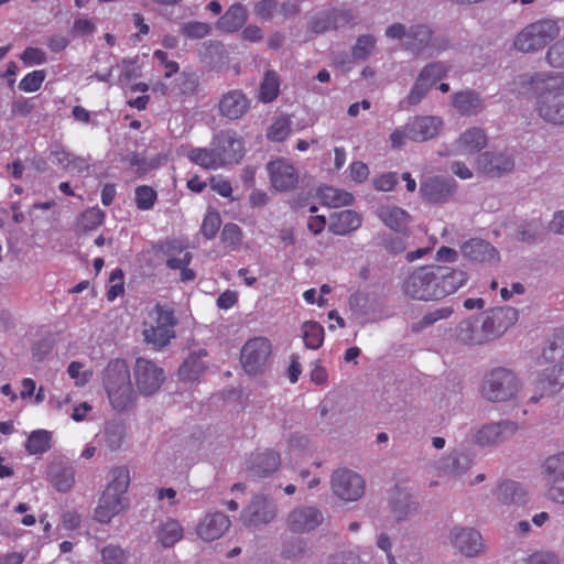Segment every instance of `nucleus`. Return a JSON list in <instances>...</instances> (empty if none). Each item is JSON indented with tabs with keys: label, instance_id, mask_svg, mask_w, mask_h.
Segmentation results:
<instances>
[{
	"label": "nucleus",
	"instance_id": "nucleus-1",
	"mask_svg": "<svg viewBox=\"0 0 564 564\" xmlns=\"http://www.w3.org/2000/svg\"><path fill=\"white\" fill-rule=\"evenodd\" d=\"M101 382L110 406L115 411L127 412L134 406L138 397L131 382L129 366L124 359L109 360L101 372Z\"/></svg>",
	"mask_w": 564,
	"mask_h": 564
},
{
	"label": "nucleus",
	"instance_id": "nucleus-2",
	"mask_svg": "<svg viewBox=\"0 0 564 564\" xmlns=\"http://www.w3.org/2000/svg\"><path fill=\"white\" fill-rule=\"evenodd\" d=\"M531 83L539 90L536 110L540 117L551 123L564 124V74L547 77L536 74Z\"/></svg>",
	"mask_w": 564,
	"mask_h": 564
},
{
	"label": "nucleus",
	"instance_id": "nucleus-3",
	"mask_svg": "<svg viewBox=\"0 0 564 564\" xmlns=\"http://www.w3.org/2000/svg\"><path fill=\"white\" fill-rule=\"evenodd\" d=\"M177 318L175 311L160 303L148 311L142 322V335L145 344L155 349L166 347L176 336Z\"/></svg>",
	"mask_w": 564,
	"mask_h": 564
},
{
	"label": "nucleus",
	"instance_id": "nucleus-4",
	"mask_svg": "<svg viewBox=\"0 0 564 564\" xmlns=\"http://www.w3.org/2000/svg\"><path fill=\"white\" fill-rule=\"evenodd\" d=\"M112 479L99 498L95 509V519L100 523H109L111 519L127 509L126 492L130 484L129 470L116 467L111 470Z\"/></svg>",
	"mask_w": 564,
	"mask_h": 564
},
{
	"label": "nucleus",
	"instance_id": "nucleus-5",
	"mask_svg": "<svg viewBox=\"0 0 564 564\" xmlns=\"http://www.w3.org/2000/svg\"><path fill=\"white\" fill-rule=\"evenodd\" d=\"M560 35L556 21L542 19L525 25L513 39V47L521 53H535L543 50Z\"/></svg>",
	"mask_w": 564,
	"mask_h": 564
},
{
	"label": "nucleus",
	"instance_id": "nucleus-6",
	"mask_svg": "<svg viewBox=\"0 0 564 564\" xmlns=\"http://www.w3.org/2000/svg\"><path fill=\"white\" fill-rule=\"evenodd\" d=\"M520 383L516 373L507 368H495L482 380L481 395L491 402H505L519 391Z\"/></svg>",
	"mask_w": 564,
	"mask_h": 564
},
{
	"label": "nucleus",
	"instance_id": "nucleus-7",
	"mask_svg": "<svg viewBox=\"0 0 564 564\" xmlns=\"http://www.w3.org/2000/svg\"><path fill=\"white\" fill-rule=\"evenodd\" d=\"M436 265L420 267L411 272L403 282V291L412 300L435 301L438 297Z\"/></svg>",
	"mask_w": 564,
	"mask_h": 564
},
{
	"label": "nucleus",
	"instance_id": "nucleus-8",
	"mask_svg": "<svg viewBox=\"0 0 564 564\" xmlns=\"http://www.w3.org/2000/svg\"><path fill=\"white\" fill-rule=\"evenodd\" d=\"M272 354V346L268 338L259 336L246 341L241 349L240 361L248 375L262 373Z\"/></svg>",
	"mask_w": 564,
	"mask_h": 564
},
{
	"label": "nucleus",
	"instance_id": "nucleus-9",
	"mask_svg": "<svg viewBox=\"0 0 564 564\" xmlns=\"http://www.w3.org/2000/svg\"><path fill=\"white\" fill-rule=\"evenodd\" d=\"M133 375L138 390L143 395L154 394L165 380L163 368L143 357L135 359Z\"/></svg>",
	"mask_w": 564,
	"mask_h": 564
},
{
	"label": "nucleus",
	"instance_id": "nucleus-10",
	"mask_svg": "<svg viewBox=\"0 0 564 564\" xmlns=\"http://www.w3.org/2000/svg\"><path fill=\"white\" fill-rule=\"evenodd\" d=\"M457 191V182L452 177L431 176L420 184L421 198L431 205L447 203Z\"/></svg>",
	"mask_w": 564,
	"mask_h": 564
},
{
	"label": "nucleus",
	"instance_id": "nucleus-11",
	"mask_svg": "<svg viewBox=\"0 0 564 564\" xmlns=\"http://www.w3.org/2000/svg\"><path fill=\"white\" fill-rule=\"evenodd\" d=\"M543 474L547 480V498L564 503V452L551 455L544 460Z\"/></svg>",
	"mask_w": 564,
	"mask_h": 564
},
{
	"label": "nucleus",
	"instance_id": "nucleus-12",
	"mask_svg": "<svg viewBox=\"0 0 564 564\" xmlns=\"http://www.w3.org/2000/svg\"><path fill=\"white\" fill-rule=\"evenodd\" d=\"M334 494L345 501H356L365 492V481L358 474L348 470H337L332 477Z\"/></svg>",
	"mask_w": 564,
	"mask_h": 564
},
{
	"label": "nucleus",
	"instance_id": "nucleus-13",
	"mask_svg": "<svg viewBox=\"0 0 564 564\" xmlns=\"http://www.w3.org/2000/svg\"><path fill=\"white\" fill-rule=\"evenodd\" d=\"M538 394H532L530 401L535 403L545 395L554 394L564 387V361L550 365L534 380Z\"/></svg>",
	"mask_w": 564,
	"mask_h": 564
},
{
	"label": "nucleus",
	"instance_id": "nucleus-14",
	"mask_svg": "<svg viewBox=\"0 0 564 564\" xmlns=\"http://www.w3.org/2000/svg\"><path fill=\"white\" fill-rule=\"evenodd\" d=\"M405 48L416 55L427 53L429 56L440 53L445 48L444 45L437 44L432 37V31L426 25L412 26L406 32L404 42Z\"/></svg>",
	"mask_w": 564,
	"mask_h": 564
},
{
	"label": "nucleus",
	"instance_id": "nucleus-15",
	"mask_svg": "<svg viewBox=\"0 0 564 564\" xmlns=\"http://www.w3.org/2000/svg\"><path fill=\"white\" fill-rule=\"evenodd\" d=\"M517 319L518 312L512 307H501L491 311L481 323L486 341L502 335Z\"/></svg>",
	"mask_w": 564,
	"mask_h": 564
},
{
	"label": "nucleus",
	"instance_id": "nucleus-16",
	"mask_svg": "<svg viewBox=\"0 0 564 564\" xmlns=\"http://www.w3.org/2000/svg\"><path fill=\"white\" fill-rule=\"evenodd\" d=\"M272 187L279 192L293 189L299 183V174L293 164L284 159H276L267 165Z\"/></svg>",
	"mask_w": 564,
	"mask_h": 564
},
{
	"label": "nucleus",
	"instance_id": "nucleus-17",
	"mask_svg": "<svg viewBox=\"0 0 564 564\" xmlns=\"http://www.w3.org/2000/svg\"><path fill=\"white\" fill-rule=\"evenodd\" d=\"M519 430L517 423L512 421H500L488 423L478 430L475 440L479 445H497L511 438Z\"/></svg>",
	"mask_w": 564,
	"mask_h": 564
},
{
	"label": "nucleus",
	"instance_id": "nucleus-18",
	"mask_svg": "<svg viewBox=\"0 0 564 564\" xmlns=\"http://www.w3.org/2000/svg\"><path fill=\"white\" fill-rule=\"evenodd\" d=\"M275 507L264 496H256L242 511L241 520L248 527H258L271 522L275 517Z\"/></svg>",
	"mask_w": 564,
	"mask_h": 564
},
{
	"label": "nucleus",
	"instance_id": "nucleus-19",
	"mask_svg": "<svg viewBox=\"0 0 564 564\" xmlns=\"http://www.w3.org/2000/svg\"><path fill=\"white\" fill-rule=\"evenodd\" d=\"M460 251L467 260L476 263H496L499 261L498 250L488 241L471 238L460 246Z\"/></svg>",
	"mask_w": 564,
	"mask_h": 564
},
{
	"label": "nucleus",
	"instance_id": "nucleus-20",
	"mask_svg": "<svg viewBox=\"0 0 564 564\" xmlns=\"http://www.w3.org/2000/svg\"><path fill=\"white\" fill-rule=\"evenodd\" d=\"M212 145L220 154V158H227L224 166L238 163L243 156V143L231 131H221L213 139Z\"/></svg>",
	"mask_w": 564,
	"mask_h": 564
},
{
	"label": "nucleus",
	"instance_id": "nucleus-21",
	"mask_svg": "<svg viewBox=\"0 0 564 564\" xmlns=\"http://www.w3.org/2000/svg\"><path fill=\"white\" fill-rule=\"evenodd\" d=\"M452 544L465 556H477L482 547V538L478 531L470 528L455 529L451 534Z\"/></svg>",
	"mask_w": 564,
	"mask_h": 564
},
{
	"label": "nucleus",
	"instance_id": "nucleus-22",
	"mask_svg": "<svg viewBox=\"0 0 564 564\" xmlns=\"http://www.w3.org/2000/svg\"><path fill=\"white\" fill-rule=\"evenodd\" d=\"M442 126L443 121L438 117H414L408 121L410 141L424 142L431 140L438 134Z\"/></svg>",
	"mask_w": 564,
	"mask_h": 564
},
{
	"label": "nucleus",
	"instance_id": "nucleus-23",
	"mask_svg": "<svg viewBox=\"0 0 564 564\" xmlns=\"http://www.w3.org/2000/svg\"><path fill=\"white\" fill-rule=\"evenodd\" d=\"M323 521L322 513L312 507L294 509L288 517L290 531L296 533L310 532L316 529Z\"/></svg>",
	"mask_w": 564,
	"mask_h": 564
},
{
	"label": "nucleus",
	"instance_id": "nucleus-24",
	"mask_svg": "<svg viewBox=\"0 0 564 564\" xmlns=\"http://www.w3.org/2000/svg\"><path fill=\"white\" fill-rule=\"evenodd\" d=\"M435 270L437 276H442L437 279L440 299L455 293L468 281V274L464 270L442 265H436Z\"/></svg>",
	"mask_w": 564,
	"mask_h": 564
},
{
	"label": "nucleus",
	"instance_id": "nucleus-25",
	"mask_svg": "<svg viewBox=\"0 0 564 564\" xmlns=\"http://www.w3.org/2000/svg\"><path fill=\"white\" fill-rule=\"evenodd\" d=\"M478 169L490 177L501 176L514 167V160L511 155L503 153H482L478 160Z\"/></svg>",
	"mask_w": 564,
	"mask_h": 564
},
{
	"label": "nucleus",
	"instance_id": "nucleus-26",
	"mask_svg": "<svg viewBox=\"0 0 564 564\" xmlns=\"http://www.w3.org/2000/svg\"><path fill=\"white\" fill-rule=\"evenodd\" d=\"M250 108V100L240 89L226 93L219 100L221 116L236 120L240 119Z\"/></svg>",
	"mask_w": 564,
	"mask_h": 564
},
{
	"label": "nucleus",
	"instance_id": "nucleus-27",
	"mask_svg": "<svg viewBox=\"0 0 564 564\" xmlns=\"http://www.w3.org/2000/svg\"><path fill=\"white\" fill-rule=\"evenodd\" d=\"M230 527L229 518L223 512H214L205 516L197 525V534L205 541L219 539Z\"/></svg>",
	"mask_w": 564,
	"mask_h": 564
},
{
	"label": "nucleus",
	"instance_id": "nucleus-28",
	"mask_svg": "<svg viewBox=\"0 0 564 564\" xmlns=\"http://www.w3.org/2000/svg\"><path fill=\"white\" fill-rule=\"evenodd\" d=\"M281 459L279 453L274 451H264L251 455L250 465L248 467L250 477L261 478L278 470Z\"/></svg>",
	"mask_w": 564,
	"mask_h": 564
},
{
	"label": "nucleus",
	"instance_id": "nucleus-29",
	"mask_svg": "<svg viewBox=\"0 0 564 564\" xmlns=\"http://www.w3.org/2000/svg\"><path fill=\"white\" fill-rule=\"evenodd\" d=\"M248 20V11L241 3L230 6L218 19L217 29L225 33L240 30Z\"/></svg>",
	"mask_w": 564,
	"mask_h": 564
},
{
	"label": "nucleus",
	"instance_id": "nucleus-30",
	"mask_svg": "<svg viewBox=\"0 0 564 564\" xmlns=\"http://www.w3.org/2000/svg\"><path fill=\"white\" fill-rule=\"evenodd\" d=\"M488 138L480 128L467 129L458 138L456 145L458 153L474 154L482 150L487 145Z\"/></svg>",
	"mask_w": 564,
	"mask_h": 564
},
{
	"label": "nucleus",
	"instance_id": "nucleus-31",
	"mask_svg": "<svg viewBox=\"0 0 564 564\" xmlns=\"http://www.w3.org/2000/svg\"><path fill=\"white\" fill-rule=\"evenodd\" d=\"M207 357V351L200 349L192 352L180 366L178 377L183 381L198 380L206 370L203 358Z\"/></svg>",
	"mask_w": 564,
	"mask_h": 564
},
{
	"label": "nucleus",
	"instance_id": "nucleus-32",
	"mask_svg": "<svg viewBox=\"0 0 564 564\" xmlns=\"http://www.w3.org/2000/svg\"><path fill=\"white\" fill-rule=\"evenodd\" d=\"M361 225V218L358 213L351 209L341 210L332 215L328 229L330 232L339 236L347 235Z\"/></svg>",
	"mask_w": 564,
	"mask_h": 564
},
{
	"label": "nucleus",
	"instance_id": "nucleus-33",
	"mask_svg": "<svg viewBox=\"0 0 564 564\" xmlns=\"http://www.w3.org/2000/svg\"><path fill=\"white\" fill-rule=\"evenodd\" d=\"M187 158L191 162L206 169V170H217L224 166V161L227 158H220V154L215 150V147L212 148H195L192 149Z\"/></svg>",
	"mask_w": 564,
	"mask_h": 564
},
{
	"label": "nucleus",
	"instance_id": "nucleus-34",
	"mask_svg": "<svg viewBox=\"0 0 564 564\" xmlns=\"http://www.w3.org/2000/svg\"><path fill=\"white\" fill-rule=\"evenodd\" d=\"M48 476L52 485L59 492L69 491L75 482L74 468L63 463L53 464L48 469Z\"/></svg>",
	"mask_w": 564,
	"mask_h": 564
},
{
	"label": "nucleus",
	"instance_id": "nucleus-35",
	"mask_svg": "<svg viewBox=\"0 0 564 564\" xmlns=\"http://www.w3.org/2000/svg\"><path fill=\"white\" fill-rule=\"evenodd\" d=\"M318 197L323 205L332 208L350 206L355 199L349 192L333 186L321 187L318 189Z\"/></svg>",
	"mask_w": 564,
	"mask_h": 564
},
{
	"label": "nucleus",
	"instance_id": "nucleus-36",
	"mask_svg": "<svg viewBox=\"0 0 564 564\" xmlns=\"http://www.w3.org/2000/svg\"><path fill=\"white\" fill-rule=\"evenodd\" d=\"M348 22V15L345 12L332 10L315 18L310 25V30L314 33H323L329 30H336L340 23Z\"/></svg>",
	"mask_w": 564,
	"mask_h": 564
},
{
	"label": "nucleus",
	"instance_id": "nucleus-37",
	"mask_svg": "<svg viewBox=\"0 0 564 564\" xmlns=\"http://www.w3.org/2000/svg\"><path fill=\"white\" fill-rule=\"evenodd\" d=\"M453 105L462 115H476L482 109L480 97L474 91H459L453 97Z\"/></svg>",
	"mask_w": 564,
	"mask_h": 564
},
{
	"label": "nucleus",
	"instance_id": "nucleus-38",
	"mask_svg": "<svg viewBox=\"0 0 564 564\" xmlns=\"http://www.w3.org/2000/svg\"><path fill=\"white\" fill-rule=\"evenodd\" d=\"M458 338L467 345H481L486 343L482 326L477 319H466L459 324Z\"/></svg>",
	"mask_w": 564,
	"mask_h": 564
},
{
	"label": "nucleus",
	"instance_id": "nucleus-39",
	"mask_svg": "<svg viewBox=\"0 0 564 564\" xmlns=\"http://www.w3.org/2000/svg\"><path fill=\"white\" fill-rule=\"evenodd\" d=\"M379 218L391 229L401 231L405 228L409 214L400 207L387 206L378 210Z\"/></svg>",
	"mask_w": 564,
	"mask_h": 564
},
{
	"label": "nucleus",
	"instance_id": "nucleus-40",
	"mask_svg": "<svg viewBox=\"0 0 564 564\" xmlns=\"http://www.w3.org/2000/svg\"><path fill=\"white\" fill-rule=\"evenodd\" d=\"M183 536L182 525L174 519H169L163 522L158 530V541L164 547H171L178 542Z\"/></svg>",
	"mask_w": 564,
	"mask_h": 564
},
{
	"label": "nucleus",
	"instance_id": "nucleus-41",
	"mask_svg": "<svg viewBox=\"0 0 564 564\" xmlns=\"http://www.w3.org/2000/svg\"><path fill=\"white\" fill-rule=\"evenodd\" d=\"M525 491L520 484L512 480H505L498 485L497 499L503 505L522 502Z\"/></svg>",
	"mask_w": 564,
	"mask_h": 564
},
{
	"label": "nucleus",
	"instance_id": "nucleus-42",
	"mask_svg": "<svg viewBox=\"0 0 564 564\" xmlns=\"http://www.w3.org/2000/svg\"><path fill=\"white\" fill-rule=\"evenodd\" d=\"M280 93V79L274 70H268L264 74L260 86L259 99L262 102L273 101Z\"/></svg>",
	"mask_w": 564,
	"mask_h": 564
},
{
	"label": "nucleus",
	"instance_id": "nucleus-43",
	"mask_svg": "<svg viewBox=\"0 0 564 564\" xmlns=\"http://www.w3.org/2000/svg\"><path fill=\"white\" fill-rule=\"evenodd\" d=\"M51 433L45 430L32 432L25 443L26 451L32 455L43 454L51 448Z\"/></svg>",
	"mask_w": 564,
	"mask_h": 564
},
{
	"label": "nucleus",
	"instance_id": "nucleus-44",
	"mask_svg": "<svg viewBox=\"0 0 564 564\" xmlns=\"http://www.w3.org/2000/svg\"><path fill=\"white\" fill-rule=\"evenodd\" d=\"M432 67H424L421 73L419 74L412 89L410 90L406 101L409 105L414 106L417 105L427 94L430 90L429 83L426 82V78L430 74V72L434 68Z\"/></svg>",
	"mask_w": 564,
	"mask_h": 564
},
{
	"label": "nucleus",
	"instance_id": "nucleus-45",
	"mask_svg": "<svg viewBox=\"0 0 564 564\" xmlns=\"http://www.w3.org/2000/svg\"><path fill=\"white\" fill-rule=\"evenodd\" d=\"M303 340L308 349H317L324 341V328L317 322H305L303 324Z\"/></svg>",
	"mask_w": 564,
	"mask_h": 564
},
{
	"label": "nucleus",
	"instance_id": "nucleus-46",
	"mask_svg": "<svg viewBox=\"0 0 564 564\" xmlns=\"http://www.w3.org/2000/svg\"><path fill=\"white\" fill-rule=\"evenodd\" d=\"M291 126L289 117H278L268 128L267 139L271 142H283L291 133Z\"/></svg>",
	"mask_w": 564,
	"mask_h": 564
},
{
	"label": "nucleus",
	"instance_id": "nucleus-47",
	"mask_svg": "<svg viewBox=\"0 0 564 564\" xmlns=\"http://www.w3.org/2000/svg\"><path fill=\"white\" fill-rule=\"evenodd\" d=\"M102 564H126L129 560V552L118 544H107L100 550Z\"/></svg>",
	"mask_w": 564,
	"mask_h": 564
},
{
	"label": "nucleus",
	"instance_id": "nucleus-48",
	"mask_svg": "<svg viewBox=\"0 0 564 564\" xmlns=\"http://www.w3.org/2000/svg\"><path fill=\"white\" fill-rule=\"evenodd\" d=\"M158 199L156 191L149 185H139L134 189V200L139 210H149L153 208Z\"/></svg>",
	"mask_w": 564,
	"mask_h": 564
},
{
	"label": "nucleus",
	"instance_id": "nucleus-49",
	"mask_svg": "<svg viewBox=\"0 0 564 564\" xmlns=\"http://www.w3.org/2000/svg\"><path fill=\"white\" fill-rule=\"evenodd\" d=\"M220 238L225 247L237 250L242 241V231L238 225L228 223L223 227Z\"/></svg>",
	"mask_w": 564,
	"mask_h": 564
},
{
	"label": "nucleus",
	"instance_id": "nucleus-50",
	"mask_svg": "<svg viewBox=\"0 0 564 564\" xmlns=\"http://www.w3.org/2000/svg\"><path fill=\"white\" fill-rule=\"evenodd\" d=\"M221 226V218L217 210L208 209L200 227L202 235L210 240L214 239Z\"/></svg>",
	"mask_w": 564,
	"mask_h": 564
},
{
	"label": "nucleus",
	"instance_id": "nucleus-51",
	"mask_svg": "<svg viewBox=\"0 0 564 564\" xmlns=\"http://www.w3.org/2000/svg\"><path fill=\"white\" fill-rule=\"evenodd\" d=\"M46 78L44 69H36L28 73L19 83V89L24 93L37 91Z\"/></svg>",
	"mask_w": 564,
	"mask_h": 564
},
{
	"label": "nucleus",
	"instance_id": "nucleus-52",
	"mask_svg": "<svg viewBox=\"0 0 564 564\" xmlns=\"http://www.w3.org/2000/svg\"><path fill=\"white\" fill-rule=\"evenodd\" d=\"M210 31V24L199 21H189L181 26V33L187 39L199 40L207 36Z\"/></svg>",
	"mask_w": 564,
	"mask_h": 564
},
{
	"label": "nucleus",
	"instance_id": "nucleus-53",
	"mask_svg": "<svg viewBox=\"0 0 564 564\" xmlns=\"http://www.w3.org/2000/svg\"><path fill=\"white\" fill-rule=\"evenodd\" d=\"M124 275L121 269H115L109 275L111 285L107 291L108 301H115L118 296L124 293Z\"/></svg>",
	"mask_w": 564,
	"mask_h": 564
},
{
	"label": "nucleus",
	"instance_id": "nucleus-54",
	"mask_svg": "<svg viewBox=\"0 0 564 564\" xmlns=\"http://www.w3.org/2000/svg\"><path fill=\"white\" fill-rule=\"evenodd\" d=\"M376 45V40L371 35H361L357 39L355 46L352 47V56L357 59H366Z\"/></svg>",
	"mask_w": 564,
	"mask_h": 564
},
{
	"label": "nucleus",
	"instance_id": "nucleus-55",
	"mask_svg": "<svg viewBox=\"0 0 564 564\" xmlns=\"http://www.w3.org/2000/svg\"><path fill=\"white\" fill-rule=\"evenodd\" d=\"M547 64L555 68L564 67V37L552 44L545 55Z\"/></svg>",
	"mask_w": 564,
	"mask_h": 564
},
{
	"label": "nucleus",
	"instance_id": "nucleus-56",
	"mask_svg": "<svg viewBox=\"0 0 564 564\" xmlns=\"http://www.w3.org/2000/svg\"><path fill=\"white\" fill-rule=\"evenodd\" d=\"M20 59L25 66H33L45 64L47 57L42 48L28 46L20 55Z\"/></svg>",
	"mask_w": 564,
	"mask_h": 564
},
{
	"label": "nucleus",
	"instance_id": "nucleus-57",
	"mask_svg": "<svg viewBox=\"0 0 564 564\" xmlns=\"http://www.w3.org/2000/svg\"><path fill=\"white\" fill-rule=\"evenodd\" d=\"M84 365L79 361H72L68 365L67 373L75 380L77 387H84L90 380L93 372L90 370L82 372Z\"/></svg>",
	"mask_w": 564,
	"mask_h": 564
},
{
	"label": "nucleus",
	"instance_id": "nucleus-58",
	"mask_svg": "<svg viewBox=\"0 0 564 564\" xmlns=\"http://www.w3.org/2000/svg\"><path fill=\"white\" fill-rule=\"evenodd\" d=\"M105 219V214L98 208H91L82 214V225L86 230L99 227Z\"/></svg>",
	"mask_w": 564,
	"mask_h": 564
},
{
	"label": "nucleus",
	"instance_id": "nucleus-59",
	"mask_svg": "<svg viewBox=\"0 0 564 564\" xmlns=\"http://www.w3.org/2000/svg\"><path fill=\"white\" fill-rule=\"evenodd\" d=\"M373 187L377 191L389 192L392 191L398 184V174L395 172H388L378 175L372 181Z\"/></svg>",
	"mask_w": 564,
	"mask_h": 564
},
{
	"label": "nucleus",
	"instance_id": "nucleus-60",
	"mask_svg": "<svg viewBox=\"0 0 564 564\" xmlns=\"http://www.w3.org/2000/svg\"><path fill=\"white\" fill-rule=\"evenodd\" d=\"M276 0H260L254 6V14L261 20H270L276 9Z\"/></svg>",
	"mask_w": 564,
	"mask_h": 564
},
{
	"label": "nucleus",
	"instance_id": "nucleus-61",
	"mask_svg": "<svg viewBox=\"0 0 564 564\" xmlns=\"http://www.w3.org/2000/svg\"><path fill=\"white\" fill-rule=\"evenodd\" d=\"M73 152L67 151L62 144H53L50 149V158L63 169L69 163Z\"/></svg>",
	"mask_w": 564,
	"mask_h": 564
},
{
	"label": "nucleus",
	"instance_id": "nucleus-62",
	"mask_svg": "<svg viewBox=\"0 0 564 564\" xmlns=\"http://www.w3.org/2000/svg\"><path fill=\"white\" fill-rule=\"evenodd\" d=\"M89 166H90V158L89 156L84 158V156H79V155H76L75 153H73V155L70 156L69 163L66 164L65 170L72 172V173L82 174L85 171H88Z\"/></svg>",
	"mask_w": 564,
	"mask_h": 564
},
{
	"label": "nucleus",
	"instance_id": "nucleus-63",
	"mask_svg": "<svg viewBox=\"0 0 564 564\" xmlns=\"http://www.w3.org/2000/svg\"><path fill=\"white\" fill-rule=\"evenodd\" d=\"M186 249L187 246L183 241L177 239L166 240L160 247V250L164 254H166L167 258L175 257L176 254H182L183 252L187 251Z\"/></svg>",
	"mask_w": 564,
	"mask_h": 564
},
{
	"label": "nucleus",
	"instance_id": "nucleus-64",
	"mask_svg": "<svg viewBox=\"0 0 564 564\" xmlns=\"http://www.w3.org/2000/svg\"><path fill=\"white\" fill-rule=\"evenodd\" d=\"M349 174L356 183H364L369 176L368 165L361 161H355L349 165Z\"/></svg>",
	"mask_w": 564,
	"mask_h": 564
}]
</instances>
